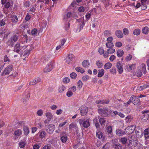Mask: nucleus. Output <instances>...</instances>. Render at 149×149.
I'll use <instances>...</instances> for the list:
<instances>
[{
  "label": "nucleus",
  "instance_id": "46",
  "mask_svg": "<svg viewBox=\"0 0 149 149\" xmlns=\"http://www.w3.org/2000/svg\"><path fill=\"white\" fill-rule=\"evenodd\" d=\"M114 147L115 149H123L122 146L119 143L115 144Z\"/></svg>",
  "mask_w": 149,
  "mask_h": 149
},
{
  "label": "nucleus",
  "instance_id": "32",
  "mask_svg": "<svg viewBox=\"0 0 149 149\" xmlns=\"http://www.w3.org/2000/svg\"><path fill=\"white\" fill-rule=\"evenodd\" d=\"M117 54L118 57H121L123 55L124 52L122 49H119L117 51Z\"/></svg>",
  "mask_w": 149,
  "mask_h": 149
},
{
  "label": "nucleus",
  "instance_id": "15",
  "mask_svg": "<svg viewBox=\"0 0 149 149\" xmlns=\"http://www.w3.org/2000/svg\"><path fill=\"white\" fill-rule=\"evenodd\" d=\"M116 135L119 136L124 135L125 133L124 131L119 129L116 130Z\"/></svg>",
  "mask_w": 149,
  "mask_h": 149
},
{
  "label": "nucleus",
  "instance_id": "27",
  "mask_svg": "<svg viewBox=\"0 0 149 149\" xmlns=\"http://www.w3.org/2000/svg\"><path fill=\"white\" fill-rule=\"evenodd\" d=\"M148 85L147 84H145L143 86H140L137 87L136 90L139 91H140L147 88Z\"/></svg>",
  "mask_w": 149,
  "mask_h": 149
},
{
  "label": "nucleus",
  "instance_id": "22",
  "mask_svg": "<svg viewBox=\"0 0 149 149\" xmlns=\"http://www.w3.org/2000/svg\"><path fill=\"white\" fill-rule=\"evenodd\" d=\"M46 132L44 131H40L38 133L39 137L41 139H43L44 138L46 135Z\"/></svg>",
  "mask_w": 149,
  "mask_h": 149
},
{
  "label": "nucleus",
  "instance_id": "29",
  "mask_svg": "<svg viewBox=\"0 0 149 149\" xmlns=\"http://www.w3.org/2000/svg\"><path fill=\"white\" fill-rule=\"evenodd\" d=\"M11 20L14 24H16L18 21V18L16 15H13L12 17Z\"/></svg>",
  "mask_w": 149,
  "mask_h": 149
},
{
  "label": "nucleus",
  "instance_id": "38",
  "mask_svg": "<svg viewBox=\"0 0 149 149\" xmlns=\"http://www.w3.org/2000/svg\"><path fill=\"white\" fill-rule=\"evenodd\" d=\"M76 70L78 72H80L81 73H83L84 72V70L81 68L77 67L75 68Z\"/></svg>",
  "mask_w": 149,
  "mask_h": 149
},
{
  "label": "nucleus",
  "instance_id": "50",
  "mask_svg": "<svg viewBox=\"0 0 149 149\" xmlns=\"http://www.w3.org/2000/svg\"><path fill=\"white\" fill-rule=\"evenodd\" d=\"M140 31L139 29H136L133 31V33L134 35H139L140 33Z\"/></svg>",
  "mask_w": 149,
  "mask_h": 149
},
{
  "label": "nucleus",
  "instance_id": "51",
  "mask_svg": "<svg viewBox=\"0 0 149 149\" xmlns=\"http://www.w3.org/2000/svg\"><path fill=\"white\" fill-rule=\"evenodd\" d=\"M142 73L140 70L138 69L136 72V76L137 77H140L142 76Z\"/></svg>",
  "mask_w": 149,
  "mask_h": 149
},
{
  "label": "nucleus",
  "instance_id": "61",
  "mask_svg": "<svg viewBox=\"0 0 149 149\" xmlns=\"http://www.w3.org/2000/svg\"><path fill=\"white\" fill-rule=\"evenodd\" d=\"M91 15V12H88L86 15V18L87 19H89Z\"/></svg>",
  "mask_w": 149,
  "mask_h": 149
},
{
  "label": "nucleus",
  "instance_id": "18",
  "mask_svg": "<svg viewBox=\"0 0 149 149\" xmlns=\"http://www.w3.org/2000/svg\"><path fill=\"white\" fill-rule=\"evenodd\" d=\"M135 66L134 64H128L125 66V69L128 71H130L134 68Z\"/></svg>",
  "mask_w": 149,
  "mask_h": 149
},
{
  "label": "nucleus",
  "instance_id": "42",
  "mask_svg": "<svg viewBox=\"0 0 149 149\" xmlns=\"http://www.w3.org/2000/svg\"><path fill=\"white\" fill-rule=\"evenodd\" d=\"M142 31L143 33L146 34L148 32L149 28L148 27L145 26L143 29Z\"/></svg>",
  "mask_w": 149,
  "mask_h": 149
},
{
  "label": "nucleus",
  "instance_id": "17",
  "mask_svg": "<svg viewBox=\"0 0 149 149\" xmlns=\"http://www.w3.org/2000/svg\"><path fill=\"white\" fill-rule=\"evenodd\" d=\"M17 39H18V36H17V35H14L12 37V39L10 40H9L8 41V42H7V44L9 45H10L12 46H13V44L12 43H11V42L12 40H13V41L15 42L17 40Z\"/></svg>",
  "mask_w": 149,
  "mask_h": 149
},
{
  "label": "nucleus",
  "instance_id": "14",
  "mask_svg": "<svg viewBox=\"0 0 149 149\" xmlns=\"http://www.w3.org/2000/svg\"><path fill=\"white\" fill-rule=\"evenodd\" d=\"M55 128V125H49V127L47 130V132L50 134H52Z\"/></svg>",
  "mask_w": 149,
  "mask_h": 149
},
{
  "label": "nucleus",
  "instance_id": "4",
  "mask_svg": "<svg viewBox=\"0 0 149 149\" xmlns=\"http://www.w3.org/2000/svg\"><path fill=\"white\" fill-rule=\"evenodd\" d=\"M136 128L135 125H133L127 127L125 129L127 133L129 134H130L133 133Z\"/></svg>",
  "mask_w": 149,
  "mask_h": 149
},
{
  "label": "nucleus",
  "instance_id": "33",
  "mask_svg": "<svg viewBox=\"0 0 149 149\" xmlns=\"http://www.w3.org/2000/svg\"><path fill=\"white\" fill-rule=\"evenodd\" d=\"M82 65L85 68L88 67L90 65V63L89 61L87 60H84L82 62Z\"/></svg>",
  "mask_w": 149,
  "mask_h": 149
},
{
  "label": "nucleus",
  "instance_id": "60",
  "mask_svg": "<svg viewBox=\"0 0 149 149\" xmlns=\"http://www.w3.org/2000/svg\"><path fill=\"white\" fill-rule=\"evenodd\" d=\"M4 62H7L8 63L10 61V60L8 59L6 55H5L4 57Z\"/></svg>",
  "mask_w": 149,
  "mask_h": 149
},
{
  "label": "nucleus",
  "instance_id": "2",
  "mask_svg": "<svg viewBox=\"0 0 149 149\" xmlns=\"http://www.w3.org/2000/svg\"><path fill=\"white\" fill-rule=\"evenodd\" d=\"M13 66L11 65H10L7 66L3 70L2 74V76H3L9 74L13 70Z\"/></svg>",
  "mask_w": 149,
  "mask_h": 149
},
{
  "label": "nucleus",
  "instance_id": "8",
  "mask_svg": "<svg viewBox=\"0 0 149 149\" xmlns=\"http://www.w3.org/2000/svg\"><path fill=\"white\" fill-rule=\"evenodd\" d=\"M54 67L53 64L50 63L46 66L44 70V71L45 72H48L51 71Z\"/></svg>",
  "mask_w": 149,
  "mask_h": 149
},
{
  "label": "nucleus",
  "instance_id": "45",
  "mask_svg": "<svg viewBox=\"0 0 149 149\" xmlns=\"http://www.w3.org/2000/svg\"><path fill=\"white\" fill-rule=\"evenodd\" d=\"M69 127L70 130H72L73 128H75L76 129L77 125L75 124L72 123L70 124Z\"/></svg>",
  "mask_w": 149,
  "mask_h": 149
},
{
  "label": "nucleus",
  "instance_id": "41",
  "mask_svg": "<svg viewBox=\"0 0 149 149\" xmlns=\"http://www.w3.org/2000/svg\"><path fill=\"white\" fill-rule=\"evenodd\" d=\"M83 83L81 80H79L77 83V86L78 88L80 89L82 87Z\"/></svg>",
  "mask_w": 149,
  "mask_h": 149
},
{
  "label": "nucleus",
  "instance_id": "52",
  "mask_svg": "<svg viewBox=\"0 0 149 149\" xmlns=\"http://www.w3.org/2000/svg\"><path fill=\"white\" fill-rule=\"evenodd\" d=\"M70 79L68 77L64 78L63 80V81L65 83H68L70 82Z\"/></svg>",
  "mask_w": 149,
  "mask_h": 149
},
{
  "label": "nucleus",
  "instance_id": "10",
  "mask_svg": "<svg viewBox=\"0 0 149 149\" xmlns=\"http://www.w3.org/2000/svg\"><path fill=\"white\" fill-rule=\"evenodd\" d=\"M108 111V109L106 108H104L103 109H100L98 110L99 113L101 115L103 116H106L107 115V112Z\"/></svg>",
  "mask_w": 149,
  "mask_h": 149
},
{
  "label": "nucleus",
  "instance_id": "62",
  "mask_svg": "<svg viewBox=\"0 0 149 149\" xmlns=\"http://www.w3.org/2000/svg\"><path fill=\"white\" fill-rule=\"evenodd\" d=\"M5 20H4L3 19L1 21H0V27L3 26L5 25Z\"/></svg>",
  "mask_w": 149,
  "mask_h": 149
},
{
  "label": "nucleus",
  "instance_id": "26",
  "mask_svg": "<svg viewBox=\"0 0 149 149\" xmlns=\"http://www.w3.org/2000/svg\"><path fill=\"white\" fill-rule=\"evenodd\" d=\"M116 36L118 38H121L123 37L122 32L119 30H117L115 32Z\"/></svg>",
  "mask_w": 149,
  "mask_h": 149
},
{
  "label": "nucleus",
  "instance_id": "49",
  "mask_svg": "<svg viewBox=\"0 0 149 149\" xmlns=\"http://www.w3.org/2000/svg\"><path fill=\"white\" fill-rule=\"evenodd\" d=\"M43 3L44 4L45 3L46 4H48L49 3V0H45V1L43 0H39L38 1V3Z\"/></svg>",
  "mask_w": 149,
  "mask_h": 149
},
{
  "label": "nucleus",
  "instance_id": "53",
  "mask_svg": "<svg viewBox=\"0 0 149 149\" xmlns=\"http://www.w3.org/2000/svg\"><path fill=\"white\" fill-rule=\"evenodd\" d=\"M89 78V76L88 75H86L83 76L82 79L83 81L87 80Z\"/></svg>",
  "mask_w": 149,
  "mask_h": 149
},
{
  "label": "nucleus",
  "instance_id": "54",
  "mask_svg": "<svg viewBox=\"0 0 149 149\" xmlns=\"http://www.w3.org/2000/svg\"><path fill=\"white\" fill-rule=\"evenodd\" d=\"M105 121V120L104 118H100L99 119V122L101 125H104V123Z\"/></svg>",
  "mask_w": 149,
  "mask_h": 149
},
{
  "label": "nucleus",
  "instance_id": "56",
  "mask_svg": "<svg viewBox=\"0 0 149 149\" xmlns=\"http://www.w3.org/2000/svg\"><path fill=\"white\" fill-rule=\"evenodd\" d=\"M38 33V31L36 29H33L31 31V33L32 35H34Z\"/></svg>",
  "mask_w": 149,
  "mask_h": 149
},
{
  "label": "nucleus",
  "instance_id": "64",
  "mask_svg": "<svg viewBox=\"0 0 149 149\" xmlns=\"http://www.w3.org/2000/svg\"><path fill=\"white\" fill-rule=\"evenodd\" d=\"M123 33L124 35H127L129 33L128 29L127 28H124L123 29Z\"/></svg>",
  "mask_w": 149,
  "mask_h": 149
},
{
  "label": "nucleus",
  "instance_id": "6",
  "mask_svg": "<svg viewBox=\"0 0 149 149\" xmlns=\"http://www.w3.org/2000/svg\"><path fill=\"white\" fill-rule=\"evenodd\" d=\"M79 122L80 125H82L85 128L88 127L90 125L88 119L86 120H79Z\"/></svg>",
  "mask_w": 149,
  "mask_h": 149
},
{
  "label": "nucleus",
  "instance_id": "40",
  "mask_svg": "<svg viewBox=\"0 0 149 149\" xmlns=\"http://www.w3.org/2000/svg\"><path fill=\"white\" fill-rule=\"evenodd\" d=\"M127 139L126 137L121 138L120 140V141L123 144H125L126 143Z\"/></svg>",
  "mask_w": 149,
  "mask_h": 149
},
{
  "label": "nucleus",
  "instance_id": "20",
  "mask_svg": "<svg viewBox=\"0 0 149 149\" xmlns=\"http://www.w3.org/2000/svg\"><path fill=\"white\" fill-rule=\"evenodd\" d=\"M26 140L25 139L21 140L19 143V146L21 148H23L25 147L26 144Z\"/></svg>",
  "mask_w": 149,
  "mask_h": 149
},
{
  "label": "nucleus",
  "instance_id": "47",
  "mask_svg": "<svg viewBox=\"0 0 149 149\" xmlns=\"http://www.w3.org/2000/svg\"><path fill=\"white\" fill-rule=\"evenodd\" d=\"M65 87L63 85L61 86L59 88L58 91L59 93H62L65 89Z\"/></svg>",
  "mask_w": 149,
  "mask_h": 149
},
{
  "label": "nucleus",
  "instance_id": "63",
  "mask_svg": "<svg viewBox=\"0 0 149 149\" xmlns=\"http://www.w3.org/2000/svg\"><path fill=\"white\" fill-rule=\"evenodd\" d=\"M63 111L61 109H58L56 111V114L58 115H59L61 114L62 112H63Z\"/></svg>",
  "mask_w": 149,
  "mask_h": 149
},
{
  "label": "nucleus",
  "instance_id": "48",
  "mask_svg": "<svg viewBox=\"0 0 149 149\" xmlns=\"http://www.w3.org/2000/svg\"><path fill=\"white\" fill-rule=\"evenodd\" d=\"M77 75L75 73L73 72L70 74V76L71 78L73 79H75L77 77Z\"/></svg>",
  "mask_w": 149,
  "mask_h": 149
},
{
  "label": "nucleus",
  "instance_id": "13",
  "mask_svg": "<svg viewBox=\"0 0 149 149\" xmlns=\"http://www.w3.org/2000/svg\"><path fill=\"white\" fill-rule=\"evenodd\" d=\"M74 58V56L72 54H69L65 59V62L67 64H69L71 63Z\"/></svg>",
  "mask_w": 149,
  "mask_h": 149
},
{
  "label": "nucleus",
  "instance_id": "3",
  "mask_svg": "<svg viewBox=\"0 0 149 149\" xmlns=\"http://www.w3.org/2000/svg\"><path fill=\"white\" fill-rule=\"evenodd\" d=\"M130 100L134 105H139L140 103V99L134 95H132L130 97Z\"/></svg>",
  "mask_w": 149,
  "mask_h": 149
},
{
  "label": "nucleus",
  "instance_id": "23",
  "mask_svg": "<svg viewBox=\"0 0 149 149\" xmlns=\"http://www.w3.org/2000/svg\"><path fill=\"white\" fill-rule=\"evenodd\" d=\"M144 135L145 139L149 138V128L146 129L144 132Z\"/></svg>",
  "mask_w": 149,
  "mask_h": 149
},
{
  "label": "nucleus",
  "instance_id": "37",
  "mask_svg": "<svg viewBox=\"0 0 149 149\" xmlns=\"http://www.w3.org/2000/svg\"><path fill=\"white\" fill-rule=\"evenodd\" d=\"M132 119V117L130 115L127 116L125 118L126 122L128 123L130 122Z\"/></svg>",
  "mask_w": 149,
  "mask_h": 149
},
{
  "label": "nucleus",
  "instance_id": "59",
  "mask_svg": "<svg viewBox=\"0 0 149 149\" xmlns=\"http://www.w3.org/2000/svg\"><path fill=\"white\" fill-rule=\"evenodd\" d=\"M122 43L119 42H117L115 43V46L118 47H120L122 46Z\"/></svg>",
  "mask_w": 149,
  "mask_h": 149
},
{
  "label": "nucleus",
  "instance_id": "31",
  "mask_svg": "<svg viewBox=\"0 0 149 149\" xmlns=\"http://www.w3.org/2000/svg\"><path fill=\"white\" fill-rule=\"evenodd\" d=\"M23 129L24 134L26 135H27L29 132V131L28 127L26 126H24L23 127Z\"/></svg>",
  "mask_w": 149,
  "mask_h": 149
},
{
  "label": "nucleus",
  "instance_id": "55",
  "mask_svg": "<svg viewBox=\"0 0 149 149\" xmlns=\"http://www.w3.org/2000/svg\"><path fill=\"white\" fill-rule=\"evenodd\" d=\"M110 72L113 74H116V69L114 68H113L110 70Z\"/></svg>",
  "mask_w": 149,
  "mask_h": 149
},
{
  "label": "nucleus",
  "instance_id": "19",
  "mask_svg": "<svg viewBox=\"0 0 149 149\" xmlns=\"http://www.w3.org/2000/svg\"><path fill=\"white\" fill-rule=\"evenodd\" d=\"M45 116L49 121L51 120L53 118V116L50 112H47L45 113Z\"/></svg>",
  "mask_w": 149,
  "mask_h": 149
},
{
  "label": "nucleus",
  "instance_id": "25",
  "mask_svg": "<svg viewBox=\"0 0 149 149\" xmlns=\"http://www.w3.org/2000/svg\"><path fill=\"white\" fill-rule=\"evenodd\" d=\"M98 73L97 77H102L104 73V70L103 69H101L98 71Z\"/></svg>",
  "mask_w": 149,
  "mask_h": 149
},
{
  "label": "nucleus",
  "instance_id": "44",
  "mask_svg": "<svg viewBox=\"0 0 149 149\" xmlns=\"http://www.w3.org/2000/svg\"><path fill=\"white\" fill-rule=\"evenodd\" d=\"M132 58V55L131 54H128L126 56L125 59L126 61H129L131 60Z\"/></svg>",
  "mask_w": 149,
  "mask_h": 149
},
{
  "label": "nucleus",
  "instance_id": "5",
  "mask_svg": "<svg viewBox=\"0 0 149 149\" xmlns=\"http://www.w3.org/2000/svg\"><path fill=\"white\" fill-rule=\"evenodd\" d=\"M22 134V131L21 129H18L15 130L14 132V139L15 140L20 137Z\"/></svg>",
  "mask_w": 149,
  "mask_h": 149
},
{
  "label": "nucleus",
  "instance_id": "58",
  "mask_svg": "<svg viewBox=\"0 0 149 149\" xmlns=\"http://www.w3.org/2000/svg\"><path fill=\"white\" fill-rule=\"evenodd\" d=\"M85 10L84 8L82 6L79 7L78 9L79 11L80 12H84Z\"/></svg>",
  "mask_w": 149,
  "mask_h": 149
},
{
  "label": "nucleus",
  "instance_id": "7",
  "mask_svg": "<svg viewBox=\"0 0 149 149\" xmlns=\"http://www.w3.org/2000/svg\"><path fill=\"white\" fill-rule=\"evenodd\" d=\"M80 110V113L82 116L86 115L88 112V108L86 106H82L79 108Z\"/></svg>",
  "mask_w": 149,
  "mask_h": 149
},
{
  "label": "nucleus",
  "instance_id": "9",
  "mask_svg": "<svg viewBox=\"0 0 149 149\" xmlns=\"http://www.w3.org/2000/svg\"><path fill=\"white\" fill-rule=\"evenodd\" d=\"M116 67L118 69V71L120 74H121L123 72V64L121 61L118 62L116 63Z\"/></svg>",
  "mask_w": 149,
  "mask_h": 149
},
{
  "label": "nucleus",
  "instance_id": "21",
  "mask_svg": "<svg viewBox=\"0 0 149 149\" xmlns=\"http://www.w3.org/2000/svg\"><path fill=\"white\" fill-rule=\"evenodd\" d=\"M139 70H141L145 74L146 72V65L145 64H142L140 66L139 68Z\"/></svg>",
  "mask_w": 149,
  "mask_h": 149
},
{
  "label": "nucleus",
  "instance_id": "28",
  "mask_svg": "<svg viewBox=\"0 0 149 149\" xmlns=\"http://www.w3.org/2000/svg\"><path fill=\"white\" fill-rule=\"evenodd\" d=\"M109 102V100H97L96 101V104H99L100 103L102 104H107Z\"/></svg>",
  "mask_w": 149,
  "mask_h": 149
},
{
  "label": "nucleus",
  "instance_id": "34",
  "mask_svg": "<svg viewBox=\"0 0 149 149\" xmlns=\"http://www.w3.org/2000/svg\"><path fill=\"white\" fill-rule=\"evenodd\" d=\"M96 64L97 67L99 68H102L103 65L102 62L100 60L97 61Z\"/></svg>",
  "mask_w": 149,
  "mask_h": 149
},
{
  "label": "nucleus",
  "instance_id": "1",
  "mask_svg": "<svg viewBox=\"0 0 149 149\" xmlns=\"http://www.w3.org/2000/svg\"><path fill=\"white\" fill-rule=\"evenodd\" d=\"M28 40L27 36V35H23L22 40H19L17 44L14 47V51L17 53H19L20 51L22 50V49H24L26 48V49L25 50L24 56L26 57L29 56L30 53L31 51L32 50L33 48V46L32 45H30L25 46V44Z\"/></svg>",
  "mask_w": 149,
  "mask_h": 149
},
{
  "label": "nucleus",
  "instance_id": "16",
  "mask_svg": "<svg viewBox=\"0 0 149 149\" xmlns=\"http://www.w3.org/2000/svg\"><path fill=\"white\" fill-rule=\"evenodd\" d=\"M136 137L138 138H141L143 135V133L142 132L141 129L140 128L139 130H137V129L136 130Z\"/></svg>",
  "mask_w": 149,
  "mask_h": 149
},
{
  "label": "nucleus",
  "instance_id": "57",
  "mask_svg": "<svg viewBox=\"0 0 149 149\" xmlns=\"http://www.w3.org/2000/svg\"><path fill=\"white\" fill-rule=\"evenodd\" d=\"M107 130L108 133L110 134L112 132V128L111 126H108L107 129Z\"/></svg>",
  "mask_w": 149,
  "mask_h": 149
},
{
  "label": "nucleus",
  "instance_id": "43",
  "mask_svg": "<svg viewBox=\"0 0 149 149\" xmlns=\"http://www.w3.org/2000/svg\"><path fill=\"white\" fill-rule=\"evenodd\" d=\"M107 51L109 54H112L115 52V49L112 48H109Z\"/></svg>",
  "mask_w": 149,
  "mask_h": 149
},
{
  "label": "nucleus",
  "instance_id": "30",
  "mask_svg": "<svg viewBox=\"0 0 149 149\" xmlns=\"http://www.w3.org/2000/svg\"><path fill=\"white\" fill-rule=\"evenodd\" d=\"M60 136L61 140L62 142H65L68 140V138L67 136L65 135H63L62 136L61 134V135Z\"/></svg>",
  "mask_w": 149,
  "mask_h": 149
},
{
  "label": "nucleus",
  "instance_id": "36",
  "mask_svg": "<svg viewBox=\"0 0 149 149\" xmlns=\"http://www.w3.org/2000/svg\"><path fill=\"white\" fill-rule=\"evenodd\" d=\"M106 47L108 48H112L114 46L112 42H107L106 44Z\"/></svg>",
  "mask_w": 149,
  "mask_h": 149
},
{
  "label": "nucleus",
  "instance_id": "35",
  "mask_svg": "<svg viewBox=\"0 0 149 149\" xmlns=\"http://www.w3.org/2000/svg\"><path fill=\"white\" fill-rule=\"evenodd\" d=\"M103 136L102 133L99 131H97L96 132V136L99 139L102 138Z\"/></svg>",
  "mask_w": 149,
  "mask_h": 149
},
{
  "label": "nucleus",
  "instance_id": "39",
  "mask_svg": "<svg viewBox=\"0 0 149 149\" xmlns=\"http://www.w3.org/2000/svg\"><path fill=\"white\" fill-rule=\"evenodd\" d=\"M43 113V111L41 109H40L38 110L36 112V114L39 116H42Z\"/></svg>",
  "mask_w": 149,
  "mask_h": 149
},
{
  "label": "nucleus",
  "instance_id": "24",
  "mask_svg": "<svg viewBox=\"0 0 149 149\" xmlns=\"http://www.w3.org/2000/svg\"><path fill=\"white\" fill-rule=\"evenodd\" d=\"M112 64L110 62L106 63L104 66V68L105 70H107L110 68L112 67Z\"/></svg>",
  "mask_w": 149,
  "mask_h": 149
},
{
  "label": "nucleus",
  "instance_id": "12",
  "mask_svg": "<svg viewBox=\"0 0 149 149\" xmlns=\"http://www.w3.org/2000/svg\"><path fill=\"white\" fill-rule=\"evenodd\" d=\"M141 2L142 9H146L147 8V5L149 4V0H141Z\"/></svg>",
  "mask_w": 149,
  "mask_h": 149
},
{
  "label": "nucleus",
  "instance_id": "11",
  "mask_svg": "<svg viewBox=\"0 0 149 149\" xmlns=\"http://www.w3.org/2000/svg\"><path fill=\"white\" fill-rule=\"evenodd\" d=\"M67 122L65 121L59 124L58 126L57 127L58 129L56 131V132L57 133H59L63 129V127L65 125Z\"/></svg>",
  "mask_w": 149,
  "mask_h": 149
}]
</instances>
